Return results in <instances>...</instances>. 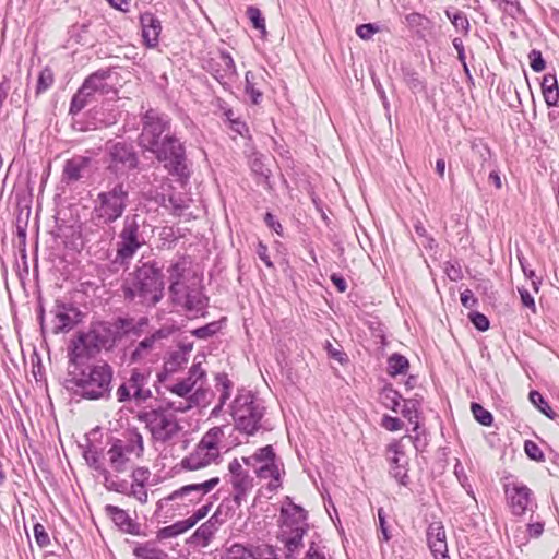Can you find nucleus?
<instances>
[{
	"label": "nucleus",
	"mask_w": 559,
	"mask_h": 559,
	"mask_svg": "<svg viewBox=\"0 0 559 559\" xmlns=\"http://www.w3.org/2000/svg\"><path fill=\"white\" fill-rule=\"evenodd\" d=\"M163 266L156 261H140L122 285L127 300H138L145 306H155L164 297Z\"/></svg>",
	"instance_id": "nucleus-1"
},
{
	"label": "nucleus",
	"mask_w": 559,
	"mask_h": 559,
	"mask_svg": "<svg viewBox=\"0 0 559 559\" xmlns=\"http://www.w3.org/2000/svg\"><path fill=\"white\" fill-rule=\"evenodd\" d=\"M114 369L106 361L84 366L68 380L73 393L81 399L96 401L111 396Z\"/></svg>",
	"instance_id": "nucleus-2"
},
{
	"label": "nucleus",
	"mask_w": 559,
	"mask_h": 559,
	"mask_svg": "<svg viewBox=\"0 0 559 559\" xmlns=\"http://www.w3.org/2000/svg\"><path fill=\"white\" fill-rule=\"evenodd\" d=\"M308 531L307 512L300 506L295 504L286 497L281 509L280 540L284 545L285 558L296 559L304 543V536Z\"/></svg>",
	"instance_id": "nucleus-3"
},
{
	"label": "nucleus",
	"mask_w": 559,
	"mask_h": 559,
	"mask_svg": "<svg viewBox=\"0 0 559 559\" xmlns=\"http://www.w3.org/2000/svg\"><path fill=\"white\" fill-rule=\"evenodd\" d=\"M201 365V361H194L187 378L167 384L170 393L183 399L178 404L169 403L174 411L187 412L206 402L207 391L203 388L206 382V372Z\"/></svg>",
	"instance_id": "nucleus-4"
},
{
	"label": "nucleus",
	"mask_w": 559,
	"mask_h": 559,
	"mask_svg": "<svg viewBox=\"0 0 559 559\" xmlns=\"http://www.w3.org/2000/svg\"><path fill=\"white\" fill-rule=\"evenodd\" d=\"M227 426H217L209 429L194 450L181 460V467L186 471H198L211 464H218L222 460L221 443L225 438Z\"/></svg>",
	"instance_id": "nucleus-5"
},
{
	"label": "nucleus",
	"mask_w": 559,
	"mask_h": 559,
	"mask_svg": "<svg viewBox=\"0 0 559 559\" xmlns=\"http://www.w3.org/2000/svg\"><path fill=\"white\" fill-rule=\"evenodd\" d=\"M144 443L142 435L136 430L129 431L122 439H115L106 452V460L114 472L124 473L135 466L143 456Z\"/></svg>",
	"instance_id": "nucleus-6"
},
{
	"label": "nucleus",
	"mask_w": 559,
	"mask_h": 559,
	"mask_svg": "<svg viewBox=\"0 0 559 559\" xmlns=\"http://www.w3.org/2000/svg\"><path fill=\"white\" fill-rule=\"evenodd\" d=\"M219 481V477H212L203 483L185 485L167 497L159 499L156 503V512H163L164 509H167V511H173L171 515L175 513L182 514L190 507L200 503L203 497L212 491Z\"/></svg>",
	"instance_id": "nucleus-7"
},
{
	"label": "nucleus",
	"mask_w": 559,
	"mask_h": 559,
	"mask_svg": "<svg viewBox=\"0 0 559 559\" xmlns=\"http://www.w3.org/2000/svg\"><path fill=\"white\" fill-rule=\"evenodd\" d=\"M129 205V188L117 182L97 194L92 211L93 218L104 225L118 221Z\"/></svg>",
	"instance_id": "nucleus-8"
},
{
	"label": "nucleus",
	"mask_w": 559,
	"mask_h": 559,
	"mask_svg": "<svg viewBox=\"0 0 559 559\" xmlns=\"http://www.w3.org/2000/svg\"><path fill=\"white\" fill-rule=\"evenodd\" d=\"M145 222L139 214L127 215L117 236L115 262L127 265L136 252L146 245Z\"/></svg>",
	"instance_id": "nucleus-9"
},
{
	"label": "nucleus",
	"mask_w": 559,
	"mask_h": 559,
	"mask_svg": "<svg viewBox=\"0 0 559 559\" xmlns=\"http://www.w3.org/2000/svg\"><path fill=\"white\" fill-rule=\"evenodd\" d=\"M231 416L237 430L252 436L262 426L264 406L250 391H241L233 401Z\"/></svg>",
	"instance_id": "nucleus-10"
},
{
	"label": "nucleus",
	"mask_w": 559,
	"mask_h": 559,
	"mask_svg": "<svg viewBox=\"0 0 559 559\" xmlns=\"http://www.w3.org/2000/svg\"><path fill=\"white\" fill-rule=\"evenodd\" d=\"M242 462L252 468L260 479H270L265 489L274 493L282 487V474L280 460L272 445L258 449L252 455L242 457Z\"/></svg>",
	"instance_id": "nucleus-11"
},
{
	"label": "nucleus",
	"mask_w": 559,
	"mask_h": 559,
	"mask_svg": "<svg viewBox=\"0 0 559 559\" xmlns=\"http://www.w3.org/2000/svg\"><path fill=\"white\" fill-rule=\"evenodd\" d=\"M150 152L155 155L158 162L163 163L170 175L178 177L180 180H187L190 177L186 148L175 135L166 134L162 142L151 148Z\"/></svg>",
	"instance_id": "nucleus-12"
},
{
	"label": "nucleus",
	"mask_w": 559,
	"mask_h": 559,
	"mask_svg": "<svg viewBox=\"0 0 559 559\" xmlns=\"http://www.w3.org/2000/svg\"><path fill=\"white\" fill-rule=\"evenodd\" d=\"M139 418L145 423L156 441H169L180 429L176 416L167 409L159 408L142 412Z\"/></svg>",
	"instance_id": "nucleus-13"
},
{
	"label": "nucleus",
	"mask_w": 559,
	"mask_h": 559,
	"mask_svg": "<svg viewBox=\"0 0 559 559\" xmlns=\"http://www.w3.org/2000/svg\"><path fill=\"white\" fill-rule=\"evenodd\" d=\"M203 69L226 90L238 79L235 61L230 53L225 50H219L217 53L206 58Z\"/></svg>",
	"instance_id": "nucleus-14"
},
{
	"label": "nucleus",
	"mask_w": 559,
	"mask_h": 559,
	"mask_svg": "<svg viewBox=\"0 0 559 559\" xmlns=\"http://www.w3.org/2000/svg\"><path fill=\"white\" fill-rule=\"evenodd\" d=\"M142 123L140 144L150 151L162 142L160 135L169 129L170 120L166 115L148 109L142 118Z\"/></svg>",
	"instance_id": "nucleus-15"
},
{
	"label": "nucleus",
	"mask_w": 559,
	"mask_h": 559,
	"mask_svg": "<svg viewBox=\"0 0 559 559\" xmlns=\"http://www.w3.org/2000/svg\"><path fill=\"white\" fill-rule=\"evenodd\" d=\"M148 374L139 370H133L130 378L122 382L118 388L116 395L121 403L135 402L140 404L151 397L152 392L148 384Z\"/></svg>",
	"instance_id": "nucleus-16"
},
{
	"label": "nucleus",
	"mask_w": 559,
	"mask_h": 559,
	"mask_svg": "<svg viewBox=\"0 0 559 559\" xmlns=\"http://www.w3.org/2000/svg\"><path fill=\"white\" fill-rule=\"evenodd\" d=\"M504 492L513 515H523L537 507L532 490L522 483H508Z\"/></svg>",
	"instance_id": "nucleus-17"
},
{
	"label": "nucleus",
	"mask_w": 559,
	"mask_h": 559,
	"mask_svg": "<svg viewBox=\"0 0 559 559\" xmlns=\"http://www.w3.org/2000/svg\"><path fill=\"white\" fill-rule=\"evenodd\" d=\"M139 157L131 144L118 142L109 147L108 169L116 175L136 168Z\"/></svg>",
	"instance_id": "nucleus-18"
},
{
	"label": "nucleus",
	"mask_w": 559,
	"mask_h": 559,
	"mask_svg": "<svg viewBox=\"0 0 559 559\" xmlns=\"http://www.w3.org/2000/svg\"><path fill=\"white\" fill-rule=\"evenodd\" d=\"M53 334L72 330L81 321V311L72 304L57 300L53 309Z\"/></svg>",
	"instance_id": "nucleus-19"
},
{
	"label": "nucleus",
	"mask_w": 559,
	"mask_h": 559,
	"mask_svg": "<svg viewBox=\"0 0 559 559\" xmlns=\"http://www.w3.org/2000/svg\"><path fill=\"white\" fill-rule=\"evenodd\" d=\"M189 262L185 257L178 258L167 269L169 274V294L174 302H180L182 299V288L186 286L182 283V278L188 270Z\"/></svg>",
	"instance_id": "nucleus-20"
},
{
	"label": "nucleus",
	"mask_w": 559,
	"mask_h": 559,
	"mask_svg": "<svg viewBox=\"0 0 559 559\" xmlns=\"http://www.w3.org/2000/svg\"><path fill=\"white\" fill-rule=\"evenodd\" d=\"M85 342L92 347V350L98 353L102 348H110L115 343L111 328L106 323H98L84 332Z\"/></svg>",
	"instance_id": "nucleus-21"
},
{
	"label": "nucleus",
	"mask_w": 559,
	"mask_h": 559,
	"mask_svg": "<svg viewBox=\"0 0 559 559\" xmlns=\"http://www.w3.org/2000/svg\"><path fill=\"white\" fill-rule=\"evenodd\" d=\"M140 24L145 46L148 48L157 47L162 32L159 19L151 12H144L140 15Z\"/></svg>",
	"instance_id": "nucleus-22"
},
{
	"label": "nucleus",
	"mask_w": 559,
	"mask_h": 559,
	"mask_svg": "<svg viewBox=\"0 0 559 559\" xmlns=\"http://www.w3.org/2000/svg\"><path fill=\"white\" fill-rule=\"evenodd\" d=\"M181 295V301L175 302L176 305L182 306L193 317L204 316L207 297L198 289H188L187 287L182 288Z\"/></svg>",
	"instance_id": "nucleus-23"
},
{
	"label": "nucleus",
	"mask_w": 559,
	"mask_h": 559,
	"mask_svg": "<svg viewBox=\"0 0 559 559\" xmlns=\"http://www.w3.org/2000/svg\"><path fill=\"white\" fill-rule=\"evenodd\" d=\"M90 166L91 158L88 157L74 156L68 159L63 167V181L68 185L79 181L90 171Z\"/></svg>",
	"instance_id": "nucleus-24"
},
{
	"label": "nucleus",
	"mask_w": 559,
	"mask_h": 559,
	"mask_svg": "<svg viewBox=\"0 0 559 559\" xmlns=\"http://www.w3.org/2000/svg\"><path fill=\"white\" fill-rule=\"evenodd\" d=\"M105 512L122 532L131 535L140 534V524L134 522L123 509L107 504Z\"/></svg>",
	"instance_id": "nucleus-25"
},
{
	"label": "nucleus",
	"mask_w": 559,
	"mask_h": 559,
	"mask_svg": "<svg viewBox=\"0 0 559 559\" xmlns=\"http://www.w3.org/2000/svg\"><path fill=\"white\" fill-rule=\"evenodd\" d=\"M191 350L192 344L188 343L179 346L177 350L170 353L169 357L164 362V372L166 374H173L183 368L189 360Z\"/></svg>",
	"instance_id": "nucleus-26"
},
{
	"label": "nucleus",
	"mask_w": 559,
	"mask_h": 559,
	"mask_svg": "<svg viewBox=\"0 0 559 559\" xmlns=\"http://www.w3.org/2000/svg\"><path fill=\"white\" fill-rule=\"evenodd\" d=\"M230 484L234 492V502L240 507L242 502L247 500L248 495L253 489L254 479L249 473H246L241 476L238 475L237 477L230 478Z\"/></svg>",
	"instance_id": "nucleus-27"
},
{
	"label": "nucleus",
	"mask_w": 559,
	"mask_h": 559,
	"mask_svg": "<svg viewBox=\"0 0 559 559\" xmlns=\"http://www.w3.org/2000/svg\"><path fill=\"white\" fill-rule=\"evenodd\" d=\"M111 72L110 70H98L91 75H88V84L93 85V88L99 95L104 96H116L117 90L114 87L112 83H110Z\"/></svg>",
	"instance_id": "nucleus-28"
},
{
	"label": "nucleus",
	"mask_w": 559,
	"mask_h": 559,
	"mask_svg": "<svg viewBox=\"0 0 559 559\" xmlns=\"http://www.w3.org/2000/svg\"><path fill=\"white\" fill-rule=\"evenodd\" d=\"M68 355L72 364H76L79 359L95 355V352L92 350V347L85 342L84 332L79 333L75 340L72 341Z\"/></svg>",
	"instance_id": "nucleus-29"
},
{
	"label": "nucleus",
	"mask_w": 559,
	"mask_h": 559,
	"mask_svg": "<svg viewBox=\"0 0 559 559\" xmlns=\"http://www.w3.org/2000/svg\"><path fill=\"white\" fill-rule=\"evenodd\" d=\"M219 521L217 513H214L206 522L201 524L192 535V538L202 542L206 546L215 532L218 530Z\"/></svg>",
	"instance_id": "nucleus-30"
},
{
	"label": "nucleus",
	"mask_w": 559,
	"mask_h": 559,
	"mask_svg": "<svg viewBox=\"0 0 559 559\" xmlns=\"http://www.w3.org/2000/svg\"><path fill=\"white\" fill-rule=\"evenodd\" d=\"M133 555L136 559H169L168 555L157 548L154 543H144L134 547Z\"/></svg>",
	"instance_id": "nucleus-31"
},
{
	"label": "nucleus",
	"mask_w": 559,
	"mask_h": 559,
	"mask_svg": "<svg viewBox=\"0 0 559 559\" xmlns=\"http://www.w3.org/2000/svg\"><path fill=\"white\" fill-rule=\"evenodd\" d=\"M165 337V333L162 330H158L151 334L150 336H146L143 338L135 349L132 352L131 359L133 361H138L143 358V356L148 353L153 347L156 341L162 340Z\"/></svg>",
	"instance_id": "nucleus-32"
},
{
	"label": "nucleus",
	"mask_w": 559,
	"mask_h": 559,
	"mask_svg": "<svg viewBox=\"0 0 559 559\" xmlns=\"http://www.w3.org/2000/svg\"><path fill=\"white\" fill-rule=\"evenodd\" d=\"M190 528H192L191 524L187 519H185L177 521L171 525L159 528L156 533V537L159 540L174 538L186 533Z\"/></svg>",
	"instance_id": "nucleus-33"
},
{
	"label": "nucleus",
	"mask_w": 559,
	"mask_h": 559,
	"mask_svg": "<svg viewBox=\"0 0 559 559\" xmlns=\"http://www.w3.org/2000/svg\"><path fill=\"white\" fill-rule=\"evenodd\" d=\"M102 475L104 478V486L109 491L126 495L129 492V481L120 479L118 476L112 475L108 469L103 468Z\"/></svg>",
	"instance_id": "nucleus-34"
},
{
	"label": "nucleus",
	"mask_w": 559,
	"mask_h": 559,
	"mask_svg": "<svg viewBox=\"0 0 559 559\" xmlns=\"http://www.w3.org/2000/svg\"><path fill=\"white\" fill-rule=\"evenodd\" d=\"M403 437L400 440H394L386 447V455L390 462V465H406L407 461L405 459V451L403 444Z\"/></svg>",
	"instance_id": "nucleus-35"
},
{
	"label": "nucleus",
	"mask_w": 559,
	"mask_h": 559,
	"mask_svg": "<svg viewBox=\"0 0 559 559\" xmlns=\"http://www.w3.org/2000/svg\"><path fill=\"white\" fill-rule=\"evenodd\" d=\"M445 15L457 32L465 36L468 34L471 24L465 13L456 9H447Z\"/></svg>",
	"instance_id": "nucleus-36"
},
{
	"label": "nucleus",
	"mask_w": 559,
	"mask_h": 559,
	"mask_svg": "<svg viewBox=\"0 0 559 559\" xmlns=\"http://www.w3.org/2000/svg\"><path fill=\"white\" fill-rule=\"evenodd\" d=\"M245 91L251 98V102L255 105L262 100V92L259 88V82L257 75L252 71H247L245 75Z\"/></svg>",
	"instance_id": "nucleus-37"
},
{
	"label": "nucleus",
	"mask_w": 559,
	"mask_h": 559,
	"mask_svg": "<svg viewBox=\"0 0 559 559\" xmlns=\"http://www.w3.org/2000/svg\"><path fill=\"white\" fill-rule=\"evenodd\" d=\"M409 367L408 360L405 356L393 354L388 359V372L391 376L404 374Z\"/></svg>",
	"instance_id": "nucleus-38"
},
{
	"label": "nucleus",
	"mask_w": 559,
	"mask_h": 559,
	"mask_svg": "<svg viewBox=\"0 0 559 559\" xmlns=\"http://www.w3.org/2000/svg\"><path fill=\"white\" fill-rule=\"evenodd\" d=\"M93 102L86 94L82 91L78 90V92L73 95L69 108V114L72 116L81 112L88 104Z\"/></svg>",
	"instance_id": "nucleus-39"
},
{
	"label": "nucleus",
	"mask_w": 559,
	"mask_h": 559,
	"mask_svg": "<svg viewBox=\"0 0 559 559\" xmlns=\"http://www.w3.org/2000/svg\"><path fill=\"white\" fill-rule=\"evenodd\" d=\"M530 400L544 415L550 419H555L557 414L551 409V407L538 391H531Z\"/></svg>",
	"instance_id": "nucleus-40"
},
{
	"label": "nucleus",
	"mask_w": 559,
	"mask_h": 559,
	"mask_svg": "<svg viewBox=\"0 0 559 559\" xmlns=\"http://www.w3.org/2000/svg\"><path fill=\"white\" fill-rule=\"evenodd\" d=\"M216 381H217V384H216L217 390L219 391L218 402L221 404H225L227 402V400L230 397V391H231L233 383L227 378V374H225V373H218L216 376Z\"/></svg>",
	"instance_id": "nucleus-41"
},
{
	"label": "nucleus",
	"mask_w": 559,
	"mask_h": 559,
	"mask_svg": "<svg viewBox=\"0 0 559 559\" xmlns=\"http://www.w3.org/2000/svg\"><path fill=\"white\" fill-rule=\"evenodd\" d=\"M427 544L430 542L447 540L445 530L441 521H435L427 528Z\"/></svg>",
	"instance_id": "nucleus-42"
},
{
	"label": "nucleus",
	"mask_w": 559,
	"mask_h": 559,
	"mask_svg": "<svg viewBox=\"0 0 559 559\" xmlns=\"http://www.w3.org/2000/svg\"><path fill=\"white\" fill-rule=\"evenodd\" d=\"M381 396L382 403L386 408L392 409L393 412H397L402 396L396 390L385 388Z\"/></svg>",
	"instance_id": "nucleus-43"
},
{
	"label": "nucleus",
	"mask_w": 559,
	"mask_h": 559,
	"mask_svg": "<svg viewBox=\"0 0 559 559\" xmlns=\"http://www.w3.org/2000/svg\"><path fill=\"white\" fill-rule=\"evenodd\" d=\"M419 403L416 400H405L401 411L403 417L407 418L411 424H415V429L418 427L417 414Z\"/></svg>",
	"instance_id": "nucleus-44"
},
{
	"label": "nucleus",
	"mask_w": 559,
	"mask_h": 559,
	"mask_svg": "<svg viewBox=\"0 0 559 559\" xmlns=\"http://www.w3.org/2000/svg\"><path fill=\"white\" fill-rule=\"evenodd\" d=\"M498 7L501 11L513 19L524 14V10L521 8L518 0H498Z\"/></svg>",
	"instance_id": "nucleus-45"
},
{
	"label": "nucleus",
	"mask_w": 559,
	"mask_h": 559,
	"mask_svg": "<svg viewBox=\"0 0 559 559\" xmlns=\"http://www.w3.org/2000/svg\"><path fill=\"white\" fill-rule=\"evenodd\" d=\"M471 409H472V413L475 417V419L484 425V426H490L493 421V417L491 415V413L489 411H487L486 408H484L480 404L478 403H472L471 405Z\"/></svg>",
	"instance_id": "nucleus-46"
},
{
	"label": "nucleus",
	"mask_w": 559,
	"mask_h": 559,
	"mask_svg": "<svg viewBox=\"0 0 559 559\" xmlns=\"http://www.w3.org/2000/svg\"><path fill=\"white\" fill-rule=\"evenodd\" d=\"M247 15H248L250 22L252 23L253 27L259 29L261 32L262 36H264L266 34L265 20L263 17L261 11L255 7H249L247 9Z\"/></svg>",
	"instance_id": "nucleus-47"
},
{
	"label": "nucleus",
	"mask_w": 559,
	"mask_h": 559,
	"mask_svg": "<svg viewBox=\"0 0 559 559\" xmlns=\"http://www.w3.org/2000/svg\"><path fill=\"white\" fill-rule=\"evenodd\" d=\"M302 559H331L325 551V547L314 540L309 542L308 549Z\"/></svg>",
	"instance_id": "nucleus-48"
},
{
	"label": "nucleus",
	"mask_w": 559,
	"mask_h": 559,
	"mask_svg": "<svg viewBox=\"0 0 559 559\" xmlns=\"http://www.w3.org/2000/svg\"><path fill=\"white\" fill-rule=\"evenodd\" d=\"M53 73L51 69L45 68L40 71L36 85V94L47 91L53 83Z\"/></svg>",
	"instance_id": "nucleus-49"
},
{
	"label": "nucleus",
	"mask_w": 559,
	"mask_h": 559,
	"mask_svg": "<svg viewBox=\"0 0 559 559\" xmlns=\"http://www.w3.org/2000/svg\"><path fill=\"white\" fill-rule=\"evenodd\" d=\"M126 495L135 498L142 504L146 503L148 498L145 484L133 481L132 484L129 483V492Z\"/></svg>",
	"instance_id": "nucleus-50"
},
{
	"label": "nucleus",
	"mask_w": 559,
	"mask_h": 559,
	"mask_svg": "<svg viewBox=\"0 0 559 559\" xmlns=\"http://www.w3.org/2000/svg\"><path fill=\"white\" fill-rule=\"evenodd\" d=\"M428 547L433 555L435 559H450L448 555V543L447 540L442 542H430L428 543Z\"/></svg>",
	"instance_id": "nucleus-51"
},
{
	"label": "nucleus",
	"mask_w": 559,
	"mask_h": 559,
	"mask_svg": "<svg viewBox=\"0 0 559 559\" xmlns=\"http://www.w3.org/2000/svg\"><path fill=\"white\" fill-rule=\"evenodd\" d=\"M524 451L531 460L536 462H543L545 460L543 451L534 441L526 440L524 443Z\"/></svg>",
	"instance_id": "nucleus-52"
},
{
	"label": "nucleus",
	"mask_w": 559,
	"mask_h": 559,
	"mask_svg": "<svg viewBox=\"0 0 559 559\" xmlns=\"http://www.w3.org/2000/svg\"><path fill=\"white\" fill-rule=\"evenodd\" d=\"M84 457H85L87 464L91 467H93L94 469L102 473L103 468H105L103 466V464L100 463L99 453L96 450V448H94V447L88 448L84 453Z\"/></svg>",
	"instance_id": "nucleus-53"
},
{
	"label": "nucleus",
	"mask_w": 559,
	"mask_h": 559,
	"mask_svg": "<svg viewBox=\"0 0 559 559\" xmlns=\"http://www.w3.org/2000/svg\"><path fill=\"white\" fill-rule=\"evenodd\" d=\"M468 319L478 331L485 332L489 329L488 318L478 311L471 312Z\"/></svg>",
	"instance_id": "nucleus-54"
},
{
	"label": "nucleus",
	"mask_w": 559,
	"mask_h": 559,
	"mask_svg": "<svg viewBox=\"0 0 559 559\" xmlns=\"http://www.w3.org/2000/svg\"><path fill=\"white\" fill-rule=\"evenodd\" d=\"M34 537H35L37 545L40 548H45L50 544L49 535L46 532L44 525L40 523H36L34 525Z\"/></svg>",
	"instance_id": "nucleus-55"
},
{
	"label": "nucleus",
	"mask_w": 559,
	"mask_h": 559,
	"mask_svg": "<svg viewBox=\"0 0 559 559\" xmlns=\"http://www.w3.org/2000/svg\"><path fill=\"white\" fill-rule=\"evenodd\" d=\"M379 32V26L372 23L361 24L356 27V34L364 40H369Z\"/></svg>",
	"instance_id": "nucleus-56"
},
{
	"label": "nucleus",
	"mask_w": 559,
	"mask_h": 559,
	"mask_svg": "<svg viewBox=\"0 0 559 559\" xmlns=\"http://www.w3.org/2000/svg\"><path fill=\"white\" fill-rule=\"evenodd\" d=\"M218 329L219 326L217 322H211L206 325L195 329L192 334L198 338H207L214 335Z\"/></svg>",
	"instance_id": "nucleus-57"
},
{
	"label": "nucleus",
	"mask_w": 559,
	"mask_h": 559,
	"mask_svg": "<svg viewBox=\"0 0 559 559\" xmlns=\"http://www.w3.org/2000/svg\"><path fill=\"white\" fill-rule=\"evenodd\" d=\"M528 58L533 71L542 72L545 69L546 63L539 50H532L528 55Z\"/></svg>",
	"instance_id": "nucleus-58"
},
{
	"label": "nucleus",
	"mask_w": 559,
	"mask_h": 559,
	"mask_svg": "<svg viewBox=\"0 0 559 559\" xmlns=\"http://www.w3.org/2000/svg\"><path fill=\"white\" fill-rule=\"evenodd\" d=\"M390 474L394 477L401 485L406 486L408 483V475L406 471V465H390Z\"/></svg>",
	"instance_id": "nucleus-59"
},
{
	"label": "nucleus",
	"mask_w": 559,
	"mask_h": 559,
	"mask_svg": "<svg viewBox=\"0 0 559 559\" xmlns=\"http://www.w3.org/2000/svg\"><path fill=\"white\" fill-rule=\"evenodd\" d=\"M381 426L389 431H397L403 427V421L397 417H392L390 415H384L382 417Z\"/></svg>",
	"instance_id": "nucleus-60"
},
{
	"label": "nucleus",
	"mask_w": 559,
	"mask_h": 559,
	"mask_svg": "<svg viewBox=\"0 0 559 559\" xmlns=\"http://www.w3.org/2000/svg\"><path fill=\"white\" fill-rule=\"evenodd\" d=\"M249 548L241 544H233L226 552V559H243Z\"/></svg>",
	"instance_id": "nucleus-61"
},
{
	"label": "nucleus",
	"mask_w": 559,
	"mask_h": 559,
	"mask_svg": "<svg viewBox=\"0 0 559 559\" xmlns=\"http://www.w3.org/2000/svg\"><path fill=\"white\" fill-rule=\"evenodd\" d=\"M211 507H212V502H207L206 504H203L201 508H199L197 511H194V513L191 516L187 518V520L189 521V523L191 524L192 527L199 521H201L202 519H204L207 515V513L211 510Z\"/></svg>",
	"instance_id": "nucleus-62"
},
{
	"label": "nucleus",
	"mask_w": 559,
	"mask_h": 559,
	"mask_svg": "<svg viewBox=\"0 0 559 559\" xmlns=\"http://www.w3.org/2000/svg\"><path fill=\"white\" fill-rule=\"evenodd\" d=\"M151 472L147 467H136L132 468L131 477L133 483L146 484L150 479Z\"/></svg>",
	"instance_id": "nucleus-63"
},
{
	"label": "nucleus",
	"mask_w": 559,
	"mask_h": 559,
	"mask_svg": "<svg viewBox=\"0 0 559 559\" xmlns=\"http://www.w3.org/2000/svg\"><path fill=\"white\" fill-rule=\"evenodd\" d=\"M258 559H280L276 550L271 546L257 547Z\"/></svg>",
	"instance_id": "nucleus-64"
}]
</instances>
